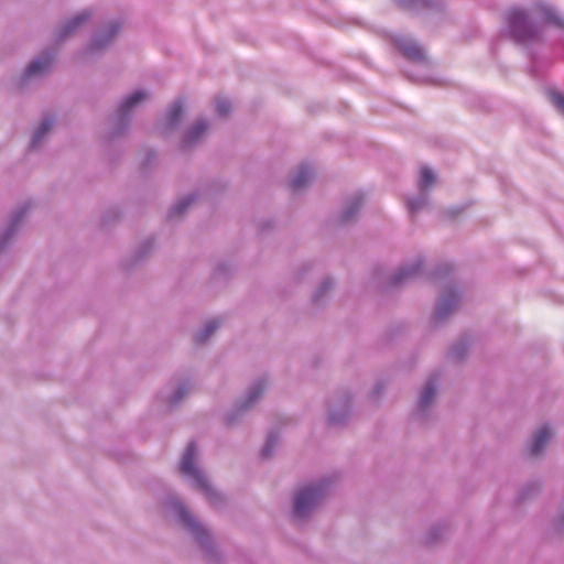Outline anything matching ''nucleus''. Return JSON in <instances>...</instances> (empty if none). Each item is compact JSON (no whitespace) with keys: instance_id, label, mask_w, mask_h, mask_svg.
Returning a JSON list of instances; mask_svg holds the SVG:
<instances>
[{"instance_id":"obj_1","label":"nucleus","mask_w":564,"mask_h":564,"mask_svg":"<svg viewBox=\"0 0 564 564\" xmlns=\"http://www.w3.org/2000/svg\"><path fill=\"white\" fill-rule=\"evenodd\" d=\"M534 11L539 15V23L532 19L527 8L510 7L503 14L505 36L518 45H529L544 41L542 26L564 29V20L549 4L535 3Z\"/></svg>"},{"instance_id":"obj_2","label":"nucleus","mask_w":564,"mask_h":564,"mask_svg":"<svg viewBox=\"0 0 564 564\" xmlns=\"http://www.w3.org/2000/svg\"><path fill=\"white\" fill-rule=\"evenodd\" d=\"M197 444L195 441H191L182 455L178 470L185 476H189L208 501L213 506H217L223 501L221 495L213 487L205 473L198 467L197 459Z\"/></svg>"},{"instance_id":"obj_3","label":"nucleus","mask_w":564,"mask_h":564,"mask_svg":"<svg viewBox=\"0 0 564 564\" xmlns=\"http://www.w3.org/2000/svg\"><path fill=\"white\" fill-rule=\"evenodd\" d=\"M326 492L324 482H315L301 487L294 495L293 514L297 519L307 518L323 500Z\"/></svg>"},{"instance_id":"obj_4","label":"nucleus","mask_w":564,"mask_h":564,"mask_svg":"<svg viewBox=\"0 0 564 564\" xmlns=\"http://www.w3.org/2000/svg\"><path fill=\"white\" fill-rule=\"evenodd\" d=\"M177 514L182 522L192 531L198 543L208 551L214 549L210 532L200 524L194 514L182 503L177 506Z\"/></svg>"},{"instance_id":"obj_5","label":"nucleus","mask_w":564,"mask_h":564,"mask_svg":"<svg viewBox=\"0 0 564 564\" xmlns=\"http://www.w3.org/2000/svg\"><path fill=\"white\" fill-rule=\"evenodd\" d=\"M392 46L408 61L423 63L426 59L425 52L416 42L395 36L391 39Z\"/></svg>"},{"instance_id":"obj_6","label":"nucleus","mask_w":564,"mask_h":564,"mask_svg":"<svg viewBox=\"0 0 564 564\" xmlns=\"http://www.w3.org/2000/svg\"><path fill=\"white\" fill-rule=\"evenodd\" d=\"M209 123L205 119L195 120L183 133L182 144L184 148H191L200 142L207 134Z\"/></svg>"},{"instance_id":"obj_7","label":"nucleus","mask_w":564,"mask_h":564,"mask_svg":"<svg viewBox=\"0 0 564 564\" xmlns=\"http://www.w3.org/2000/svg\"><path fill=\"white\" fill-rule=\"evenodd\" d=\"M54 62V56L51 53H44L40 57L33 59L24 72L25 78H31L36 75H42L50 70Z\"/></svg>"},{"instance_id":"obj_8","label":"nucleus","mask_w":564,"mask_h":564,"mask_svg":"<svg viewBox=\"0 0 564 564\" xmlns=\"http://www.w3.org/2000/svg\"><path fill=\"white\" fill-rule=\"evenodd\" d=\"M90 19V13L82 12L75 17H73L62 29L59 37L62 40L74 34L78 30H80Z\"/></svg>"},{"instance_id":"obj_9","label":"nucleus","mask_w":564,"mask_h":564,"mask_svg":"<svg viewBox=\"0 0 564 564\" xmlns=\"http://www.w3.org/2000/svg\"><path fill=\"white\" fill-rule=\"evenodd\" d=\"M438 0H400L402 9L408 11H424L436 7Z\"/></svg>"},{"instance_id":"obj_10","label":"nucleus","mask_w":564,"mask_h":564,"mask_svg":"<svg viewBox=\"0 0 564 564\" xmlns=\"http://www.w3.org/2000/svg\"><path fill=\"white\" fill-rule=\"evenodd\" d=\"M551 437V432L549 427L544 426L534 435L530 452L532 455H539L545 444L549 442Z\"/></svg>"},{"instance_id":"obj_11","label":"nucleus","mask_w":564,"mask_h":564,"mask_svg":"<svg viewBox=\"0 0 564 564\" xmlns=\"http://www.w3.org/2000/svg\"><path fill=\"white\" fill-rule=\"evenodd\" d=\"M459 299L456 293H451L447 299H445L436 310V317L438 319L448 315L453 310H455L458 305Z\"/></svg>"},{"instance_id":"obj_12","label":"nucleus","mask_w":564,"mask_h":564,"mask_svg":"<svg viewBox=\"0 0 564 564\" xmlns=\"http://www.w3.org/2000/svg\"><path fill=\"white\" fill-rule=\"evenodd\" d=\"M119 29H120L119 23L110 24L105 34L98 35L97 37H95V40L91 44L93 48H100L104 45H106L110 40H112L115 37V35L118 33Z\"/></svg>"},{"instance_id":"obj_13","label":"nucleus","mask_w":564,"mask_h":564,"mask_svg":"<svg viewBox=\"0 0 564 564\" xmlns=\"http://www.w3.org/2000/svg\"><path fill=\"white\" fill-rule=\"evenodd\" d=\"M436 181V177L433 173V171L427 166H422L420 170V177H419V188L422 192H425L430 186H432Z\"/></svg>"},{"instance_id":"obj_14","label":"nucleus","mask_w":564,"mask_h":564,"mask_svg":"<svg viewBox=\"0 0 564 564\" xmlns=\"http://www.w3.org/2000/svg\"><path fill=\"white\" fill-rule=\"evenodd\" d=\"M147 98L145 93L138 90L129 95L121 105V112L127 115L131 111V109L139 104L140 101Z\"/></svg>"},{"instance_id":"obj_15","label":"nucleus","mask_w":564,"mask_h":564,"mask_svg":"<svg viewBox=\"0 0 564 564\" xmlns=\"http://www.w3.org/2000/svg\"><path fill=\"white\" fill-rule=\"evenodd\" d=\"M435 394H436V386L434 382L429 381L423 390L422 395H421V401H420L421 406L422 408L427 406L434 399Z\"/></svg>"},{"instance_id":"obj_16","label":"nucleus","mask_w":564,"mask_h":564,"mask_svg":"<svg viewBox=\"0 0 564 564\" xmlns=\"http://www.w3.org/2000/svg\"><path fill=\"white\" fill-rule=\"evenodd\" d=\"M310 180V173L307 170H301L292 180L291 186L293 189H300L303 187Z\"/></svg>"},{"instance_id":"obj_17","label":"nucleus","mask_w":564,"mask_h":564,"mask_svg":"<svg viewBox=\"0 0 564 564\" xmlns=\"http://www.w3.org/2000/svg\"><path fill=\"white\" fill-rule=\"evenodd\" d=\"M362 205V197L361 196H357L355 197L349 207L346 209V212L344 213V220H348L350 219L361 207Z\"/></svg>"},{"instance_id":"obj_18","label":"nucleus","mask_w":564,"mask_h":564,"mask_svg":"<svg viewBox=\"0 0 564 564\" xmlns=\"http://www.w3.org/2000/svg\"><path fill=\"white\" fill-rule=\"evenodd\" d=\"M550 99L555 108L564 115V94L557 90L550 91Z\"/></svg>"},{"instance_id":"obj_19","label":"nucleus","mask_w":564,"mask_h":564,"mask_svg":"<svg viewBox=\"0 0 564 564\" xmlns=\"http://www.w3.org/2000/svg\"><path fill=\"white\" fill-rule=\"evenodd\" d=\"M182 112H183L182 105L181 104L174 105L169 112V123L171 126L177 124L182 118Z\"/></svg>"},{"instance_id":"obj_20","label":"nucleus","mask_w":564,"mask_h":564,"mask_svg":"<svg viewBox=\"0 0 564 564\" xmlns=\"http://www.w3.org/2000/svg\"><path fill=\"white\" fill-rule=\"evenodd\" d=\"M425 205V200L424 199H419V198H410L406 200V207H408V210L409 213L412 215V216H415V214L421 209L423 208V206Z\"/></svg>"},{"instance_id":"obj_21","label":"nucleus","mask_w":564,"mask_h":564,"mask_svg":"<svg viewBox=\"0 0 564 564\" xmlns=\"http://www.w3.org/2000/svg\"><path fill=\"white\" fill-rule=\"evenodd\" d=\"M415 271V268H406L401 269L398 274L394 276L393 282L397 284L399 282H402L404 279L411 276Z\"/></svg>"},{"instance_id":"obj_22","label":"nucleus","mask_w":564,"mask_h":564,"mask_svg":"<svg viewBox=\"0 0 564 564\" xmlns=\"http://www.w3.org/2000/svg\"><path fill=\"white\" fill-rule=\"evenodd\" d=\"M216 110L218 115L226 116L229 113L230 110V104L226 100H221L217 102Z\"/></svg>"},{"instance_id":"obj_23","label":"nucleus","mask_w":564,"mask_h":564,"mask_svg":"<svg viewBox=\"0 0 564 564\" xmlns=\"http://www.w3.org/2000/svg\"><path fill=\"white\" fill-rule=\"evenodd\" d=\"M263 390H264V387H263V386H258V387H256V388L251 391V393H250V395H249V399H248V401H247V405H249V404L253 403V402L256 401V399H257L258 397H260V394L263 392Z\"/></svg>"},{"instance_id":"obj_24","label":"nucleus","mask_w":564,"mask_h":564,"mask_svg":"<svg viewBox=\"0 0 564 564\" xmlns=\"http://www.w3.org/2000/svg\"><path fill=\"white\" fill-rule=\"evenodd\" d=\"M52 127V122L48 120H45L40 126L39 130L36 131V139L42 138Z\"/></svg>"},{"instance_id":"obj_25","label":"nucleus","mask_w":564,"mask_h":564,"mask_svg":"<svg viewBox=\"0 0 564 564\" xmlns=\"http://www.w3.org/2000/svg\"><path fill=\"white\" fill-rule=\"evenodd\" d=\"M217 328L216 322H210L207 324L204 334L199 336V341L207 339V337Z\"/></svg>"}]
</instances>
